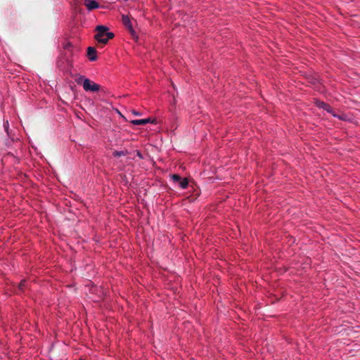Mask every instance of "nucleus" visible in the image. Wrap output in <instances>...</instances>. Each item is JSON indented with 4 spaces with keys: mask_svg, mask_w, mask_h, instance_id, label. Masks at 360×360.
Returning a JSON list of instances; mask_svg holds the SVG:
<instances>
[{
    "mask_svg": "<svg viewBox=\"0 0 360 360\" xmlns=\"http://www.w3.org/2000/svg\"><path fill=\"white\" fill-rule=\"evenodd\" d=\"M96 30L97 33L94 37L95 39L98 42L103 44H107L108 40L112 39L115 36L112 32H108V28L104 25H98Z\"/></svg>",
    "mask_w": 360,
    "mask_h": 360,
    "instance_id": "nucleus-1",
    "label": "nucleus"
},
{
    "mask_svg": "<svg viewBox=\"0 0 360 360\" xmlns=\"http://www.w3.org/2000/svg\"><path fill=\"white\" fill-rule=\"evenodd\" d=\"M78 84H82L83 89L86 91L96 92L101 89V86L94 82L89 79L85 78L84 76H80L77 80Z\"/></svg>",
    "mask_w": 360,
    "mask_h": 360,
    "instance_id": "nucleus-2",
    "label": "nucleus"
},
{
    "mask_svg": "<svg viewBox=\"0 0 360 360\" xmlns=\"http://www.w3.org/2000/svg\"><path fill=\"white\" fill-rule=\"evenodd\" d=\"M122 21L123 25L125 26V27L128 30V31L131 34V37L134 39L137 40L138 36L133 28V25H132V23L131 22L129 17L128 15H123L122 17Z\"/></svg>",
    "mask_w": 360,
    "mask_h": 360,
    "instance_id": "nucleus-3",
    "label": "nucleus"
},
{
    "mask_svg": "<svg viewBox=\"0 0 360 360\" xmlns=\"http://www.w3.org/2000/svg\"><path fill=\"white\" fill-rule=\"evenodd\" d=\"M131 123L134 125H144L148 123L156 124L155 119L147 118V119H141V120H134L131 121Z\"/></svg>",
    "mask_w": 360,
    "mask_h": 360,
    "instance_id": "nucleus-4",
    "label": "nucleus"
},
{
    "mask_svg": "<svg viewBox=\"0 0 360 360\" xmlns=\"http://www.w3.org/2000/svg\"><path fill=\"white\" fill-rule=\"evenodd\" d=\"M84 5L89 11L99 8V4L94 0H84Z\"/></svg>",
    "mask_w": 360,
    "mask_h": 360,
    "instance_id": "nucleus-5",
    "label": "nucleus"
},
{
    "mask_svg": "<svg viewBox=\"0 0 360 360\" xmlns=\"http://www.w3.org/2000/svg\"><path fill=\"white\" fill-rule=\"evenodd\" d=\"M87 56L91 61L96 60L97 59L96 49L92 46H89L87 48Z\"/></svg>",
    "mask_w": 360,
    "mask_h": 360,
    "instance_id": "nucleus-6",
    "label": "nucleus"
},
{
    "mask_svg": "<svg viewBox=\"0 0 360 360\" xmlns=\"http://www.w3.org/2000/svg\"><path fill=\"white\" fill-rule=\"evenodd\" d=\"M316 104H317L318 107L323 108V110H326L327 112H328L330 113H333V109L328 104H327L323 101H318L316 103Z\"/></svg>",
    "mask_w": 360,
    "mask_h": 360,
    "instance_id": "nucleus-7",
    "label": "nucleus"
},
{
    "mask_svg": "<svg viewBox=\"0 0 360 360\" xmlns=\"http://www.w3.org/2000/svg\"><path fill=\"white\" fill-rule=\"evenodd\" d=\"M128 154H129V152L127 150H121V151L115 150L112 153V155H113L114 157L124 156V155H127Z\"/></svg>",
    "mask_w": 360,
    "mask_h": 360,
    "instance_id": "nucleus-8",
    "label": "nucleus"
},
{
    "mask_svg": "<svg viewBox=\"0 0 360 360\" xmlns=\"http://www.w3.org/2000/svg\"><path fill=\"white\" fill-rule=\"evenodd\" d=\"M179 184L180 188L185 189L187 188V186L188 185V181L186 178H184V179L181 178V179Z\"/></svg>",
    "mask_w": 360,
    "mask_h": 360,
    "instance_id": "nucleus-9",
    "label": "nucleus"
},
{
    "mask_svg": "<svg viewBox=\"0 0 360 360\" xmlns=\"http://www.w3.org/2000/svg\"><path fill=\"white\" fill-rule=\"evenodd\" d=\"M63 48L65 50L72 52L73 50V45L70 42H67L64 44Z\"/></svg>",
    "mask_w": 360,
    "mask_h": 360,
    "instance_id": "nucleus-10",
    "label": "nucleus"
},
{
    "mask_svg": "<svg viewBox=\"0 0 360 360\" xmlns=\"http://www.w3.org/2000/svg\"><path fill=\"white\" fill-rule=\"evenodd\" d=\"M172 179L173 180L174 182L179 183V181L181 179V177L179 174H174L172 175Z\"/></svg>",
    "mask_w": 360,
    "mask_h": 360,
    "instance_id": "nucleus-11",
    "label": "nucleus"
},
{
    "mask_svg": "<svg viewBox=\"0 0 360 360\" xmlns=\"http://www.w3.org/2000/svg\"><path fill=\"white\" fill-rule=\"evenodd\" d=\"M25 285H26V281L22 280L20 281V283L18 285V289L20 290H22L24 287H25Z\"/></svg>",
    "mask_w": 360,
    "mask_h": 360,
    "instance_id": "nucleus-12",
    "label": "nucleus"
},
{
    "mask_svg": "<svg viewBox=\"0 0 360 360\" xmlns=\"http://www.w3.org/2000/svg\"><path fill=\"white\" fill-rule=\"evenodd\" d=\"M136 155L140 158L143 159V157L139 150H136Z\"/></svg>",
    "mask_w": 360,
    "mask_h": 360,
    "instance_id": "nucleus-13",
    "label": "nucleus"
},
{
    "mask_svg": "<svg viewBox=\"0 0 360 360\" xmlns=\"http://www.w3.org/2000/svg\"><path fill=\"white\" fill-rule=\"evenodd\" d=\"M133 114H134L135 115H139L140 114L137 112H136L135 110H133Z\"/></svg>",
    "mask_w": 360,
    "mask_h": 360,
    "instance_id": "nucleus-14",
    "label": "nucleus"
}]
</instances>
